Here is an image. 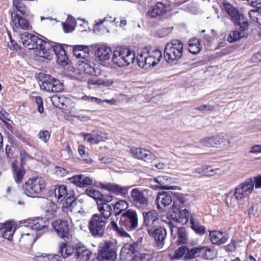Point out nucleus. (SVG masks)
Returning <instances> with one entry per match:
<instances>
[{
    "label": "nucleus",
    "mask_w": 261,
    "mask_h": 261,
    "mask_svg": "<svg viewBox=\"0 0 261 261\" xmlns=\"http://www.w3.org/2000/svg\"><path fill=\"white\" fill-rule=\"evenodd\" d=\"M13 5L22 15H24L27 14L28 10H27V7L22 1L20 0H13Z\"/></svg>",
    "instance_id": "48"
},
{
    "label": "nucleus",
    "mask_w": 261,
    "mask_h": 261,
    "mask_svg": "<svg viewBox=\"0 0 261 261\" xmlns=\"http://www.w3.org/2000/svg\"><path fill=\"white\" fill-rule=\"evenodd\" d=\"M116 18H114L112 19V17L111 16H107L104 18L103 19L100 21L96 22L94 26L93 29L94 31L99 32V27L101 25H102L105 22H110V23L115 22L116 21Z\"/></svg>",
    "instance_id": "52"
},
{
    "label": "nucleus",
    "mask_w": 261,
    "mask_h": 261,
    "mask_svg": "<svg viewBox=\"0 0 261 261\" xmlns=\"http://www.w3.org/2000/svg\"><path fill=\"white\" fill-rule=\"evenodd\" d=\"M89 49L88 46L84 45H76L73 48V52L74 56L77 58H82L86 60L89 56Z\"/></svg>",
    "instance_id": "38"
},
{
    "label": "nucleus",
    "mask_w": 261,
    "mask_h": 261,
    "mask_svg": "<svg viewBox=\"0 0 261 261\" xmlns=\"http://www.w3.org/2000/svg\"><path fill=\"white\" fill-rule=\"evenodd\" d=\"M210 240L213 244L220 245L225 244L228 240V234L220 231H210Z\"/></svg>",
    "instance_id": "23"
},
{
    "label": "nucleus",
    "mask_w": 261,
    "mask_h": 261,
    "mask_svg": "<svg viewBox=\"0 0 261 261\" xmlns=\"http://www.w3.org/2000/svg\"><path fill=\"white\" fill-rule=\"evenodd\" d=\"M184 44L178 39H173L167 43L164 49V58L170 65L178 64L182 58L184 52Z\"/></svg>",
    "instance_id": "4"
},
{
    "label": "nucleus",
    "mask_w": 261,
    "mask_h": 261,
    "mask_svg": "<svg viewBox=\"0 0 261 261\" xmlns=\"http://www.w3.org/2000/svg\"><path fill=\"white\" fill-rule=\"evenodd\" d=\"M215 108V107L211 105H204L202 106H201L200 107H197L195 108V110H198L200 111H212L214 110Z\"/></svg>",
    "instance_id": "61"
},
{
    "label": "nucleus",
    "mask_w": 261,
    "mask_h": 261,
    "mask_svg": "<svg viewBox=\"0 0 261 261\" xmlns=\"http://www.w3.org/2000/svg\"><path fill=\"white\" fill-rule=\"evenodd\" d=\"M91 255V252L84 245L81 244L76 245L74 256L79 261H88Z\"/></svg>",
    "instance_id": "26"
},
{
    "label": "nucleus",
    "mask_w": 261,
    "mask_h": 261,
    "mask_svg": "<svg viewBox=\"0 0 261 261\" xmlns=\"http://www.w3.org/2000/svg\"><path fill=\"white\" fill-rule=\"evenodd\" d=\"M100 188L108 191L110 193L116 195H119L123 198L128 197V190L130 188L129 186H122L120 185L112 183H100Z\"/></svg>",
    "instance_id": "18"
},
{
    "label": "nucleus",
    "mask_w": 261,
    "mask_h": 261,
    "mask_svg": "<svg viewBox=\"0 0 261 261\" xmlns=\"http://www.w3.org/2000/svg\"><path fill=\"white\" fill-rule=\"evenodd\" d=\"M57 205L53 202H49L46 204L45 207L46 215L48 217H52L57 212Z\"/></svg>",
    "instance_id": "49"
},
{
    "label": "nucleus",
    "mask_w": 261,
    "mask_h": 261,
    "mask_svg": "<svg viewBox=\"0 0 261 261\" xmlns=\"http://www.w3.org/2000/svg\"><path fill=\"white\" fill-rule=\"evenodd\" d=\"M55 196L59 200L63 201V199L68 196V191L64 185H57L54 190Z\"/></svg>",
    "instance_id": "43"
},
{
    "label": "nucleus",
    "mask_w": 261,
    "mask_h": 261,
    "mask_svg": "<svg viewBox=\"0 0 261 261\" xmlns=\"http://www.w3.org/2000/svg\"><path fill=\"white\" fill-rule=\"evenodd\" d=\"M107 221L102 219L98 214L93 215L89 221V229L90 233L95 237H103Z\"/></svg>",
    "instance_id": "8"
},
{
    "label": "nucleus",
    "mask_w": 261,
    "mask_h": 261,
    "mask_svg": "<svg viewBox=\"0 0 261 261\" xmlns=\"http://www.w3.org/2000/svg\"><path fill=\"white\" fill-rule=\"evenodd\" d=\"M38 138L45 143H47L50 137V133L47 130H41L38 134Z\"/></svg>",
    "instance_id": "53"
},
{
    "label": "nucleus",
    "mask_w": 261,
    "mask_h": 261,
    "mask_svg": "<svg viewBox=\"0 0 261 261\" xmlns=\"http://www.w3.org/2000/svg\"><path fill=\"white\" fill-rule=\"evenodd\" d=\"M97 209L100 212V217L106 220L112 215L113 211L111 205L106 203H98Z\"/></svg>",
    "instance_id": "31"
},
{
    "label": "nucleus",
    "mask_w": 261,
    "mask_h": 261,
    "mask_svg": "<svg viewBox=\"0 0 261 261\" xmlns=\"http://www.w3.org/2000/svg\"><path fill=\"white\" fill-rule=\"evenodd\" d=\"M63 97H59L57 95H54L51 98L52 103L56 107H59L60 106H64V104L63 101Z\"/></svg>",
    "instance_id": "56"
},
{
    "label": "nucleus",
    "mask_w": 261,
    "mask_h": 261,
    "mask_svg": "<svg viewBox=\"0 0 261 261\" xmlns=\"http://www.w3.org/2000/svg\"><path fill=\"white\" fill-rule=\"evenodd\" d=\"M24 226L36 230L38 233H44L48 231L49 225L48 218L37 217L25 221Z\"/></svg>",
    "instance_id": "13"
},
{
    "label": "nucleus",
    "mask_w": 261,
    "mask_h": 261,
    "mask_svg": "<svg viewBox=\"0 0 261 261\" xmlns=\"http://www.w3.org/2000/svg\"><path fill=\"white\" fill-rule=\"evenodd\" d=\"M236 26L239 27V30H236L230 32L227 37V40L229 42H233L244 37H247L248 33L247 31L249 28L248 22L243 21L238 24Z\"/></svg>",
    "instance_id": "19"
},
{
    "label": "nucleus",
    "mask_w": 261,
    "mask_h": 261,
    "mask_svg": "<svg viewBox=\"0 0 261 261\" xmlns=\"http://www.w3.org/2000/svg\"><path fill=\"white\" fill-rule=\"evenodd\" d=\"M239 185L244 190V192L246 193V195H249L251 193L254 189V182L253 181V178H247L244 182Z\"/></svg>",
    "instance_id": "44"
},
{
    "label": "nucleus",
    "mask_w": 261,
    "mask_h": 261,
    "mask_svg": "<svg viewBox=\"0 0 261 261\" xmlns=\"http://www.w3.org/2000/svg\"><path fill=\"white\" fill-rule=\"evenodd\" d=\"M85 193L94 199L96 201L97 204L99 203L100 196L102 197V193L92 187L87 188L85 190Z\"/></svg>",
    "instance_id": "45"
},
{
    "label": "nucleus",
    "mask_w": 261,
    "mask_h": 261,
    "mask_svg": "<svg viewBox=\"0 0 261 261\" xmlns=\"http://www.w3.org/2000/svg\"><path fill=\"white\" fill-rule=\"evenodd\" d=\"M62 25L63 27V31L66 33L71 32L74 30V28L72 27V26H71L70 24H68L66 22H62Z\"/></svg>",
    "instance_id": "63"
},
{
    "label": "nucleus",
    "mask_w": 261,
    "mask_h": 261,
    "mask_svg": "<svg viewBox=\"0 0 261 261\" xmlns=\"http://www.w3.org/2000/svg\"><path fill=\"white\" fill-rule=\"evenodd\" d=\"M162 58L161 51L156 47H146L144 48V54H141L137 57L138 65L140 67L148 69L157 65Z\"/></svg>",
    "instance_id": "3"
},
{
    "label": "nucleus",
    "mask_w": 261,
    "mask_h": 261,
    "mask_svg": "<svg viewBox=\"0 0 261 261\" xmlns=\"http://www.w3.org/2000/svg\"><path fill=\"white\" fill-rule=\"evenodd\" d=\"M155 181L158 184L155 186V188L164 190H175L176 186H169L168 183L171 180V177L168 176H159L154 178Z\"/></svg>",
    "instance_id": "32"
},
{
    "label": "nucleus",
    "mask_w": 261,
    "mask_h": 261,
    "mask_svg": "<svg viewBox=\"0 0 261 261\" xmlns=\"http://www.w3.org/2000/svg\"><path fill=\"white\" fill-rule=\"evenodd\" d=\"M128 207V202L124 200H120L113 205V213L115 216L122 214Z\"/></svg>",
    "instance_id": "40"
},
{
    "label": "nucleus",
    "mask_w": 261,
    "mask_h": 261,
    "mask_svg": "<svg viewBox=\"0 0 261 261\" xmlns=\"http://www.w3.org/2000/svg\"><path fill=\"white\" fill-rule=\"evenodd\" d=\"M253 9L249 11L248 14L250 18L254 22L258 23L261 17V9L259 7H253Z\"/></svg>",
    "instance_id": "47"
},
{
    "label": "nucleus",
    "mask_w": 261,
    "mask_h": 261,
    "mask_svg": "<svg viewBox=\"0 0 261 261\" xmlns=\"http://www.w3.org/2000/svg\"><path fill=\"white\" fill-rule=\"evenodd\" d=\"M171 228V235L173 236V232L175 231V234L174 239H176L175 243L177 246L181 245H186L189 241L188 232L185 227H177L175 226L171 222L169 224Z\"/></svg>",
    "instance_id": "17"
},
{
    "label": "nucleus",
    "mask_w": 261,
    "mask_h": 261,
    "mask_svg": "<svg viewBox=\"0 0 261 261\" xmlns=\"http://www.w3.org/2000/svg\"><path fill=\"white\" fill-rule=\"evenodd\" d=\"M56 58L57 63L62 66H65L68 64L69 60L65 51L63 52V54L57 57Z\"/></svg>",
    "instance_id": "55"
},
{
    "label": "nucleus",
    "mask_w": 261,
    "mask_h": 261,
    "mask_svg": "<svg viewBox=\"0 0 261 261\" xmlns=\"http://www.w3.org/2000/svg\"><path fill=\"white\" fill-rule=\"evenodd\" d=\"M188 250L189 248L187 246L185 245H181L180 247L175 250L174 253L171 256V259L176 260L183 258L184 260V257L186 256Z\"/></svg>",
    "instance_id": "42"
},
{
    "label": "nucleus",
    "mask_w": 261,
    "mask_h": 261,
    "mask_svg": "<svg viewBox=\"0 0 261 261\" xmlns=\"http://www.w3.org/2000/svg\"><path fill=\"white\" fill-rule=\"evenodd\" d=\"M166 12L165 6L162 3L159 2L149 9L147 16L151 18L160 17L165 14Z\"/></svg>",
    "instance_id": "24"
},
{
    "label": "nucleus",
    "mask_w": 261,
    "mask_h": 261,
    "mask_svg": "<svg viewBox=\"0 0 261 261\" xmlns=\"http://www.w3.org/2000/svg\"><path fill=\"white\" fill-rule=\"evenodd\" d=\"M151 256L149 253H141L139 255L135 254L132 261H151Z\"/></svg>",
    "instance_id": "51"
},
{
    "label": "nucleus",
    "mask_w": 261,
    "mask_h": 261,
    "mask_svg": "<svg viewBox=\"0 0 261 261\" xmlns=\"http://www.w3.org/2000/svg\"><path fill=\"white\" fill-rule=\"evenodd\" d=\"M22 162L31 160L34 159L33 157L29 155L25 150H21L20 152Z\"/></svg>",
    "instance_id": "62"
},
{
    "label": "nucleus",
    "mask_w": 261,
    "mask_h": 261,
    "mask_svg": "<svg viewBox=\"0 0 261 261\" xmlns=\"http://www.w3.org/2000/svg\"><path fill=\"white\" fill-rule=\"evenodd\" d=\"M221 7L223 11L229 16L230 20L234 25L243 21H248L243 14L240 12L238 8L234 7L229 2L224 0L222 3Z\"/></svg>",
    "instance_id": "11"
},
{
    "label": "nucleus",
    "mask_w": 261,
    "mask_h": 261,
    "mask_svg": "<svg viewBox=\"0 0 261 261\" xmlns=\"http://www.w3.org/2000/svg\"><path fill=\"white\" fill-rule=\"evenodd\" d=\"M5 229L3 237L9 241L12 240L13 234L15 232V228H13L11 224L0 223V230Z\"/></svg>",
    "instance_id": "37"
},
{
    "label": "nucleus",
    "mask_w": 261,
    "mask_h": 261,
    "mask_svg": "<svg viewBox=\"0 0 261 261\" xmlns=\"http://www.w3.org/2000/svg\"><path fill=\"white\" fill-rule=\"evenodd\" d=\"M253 181L254 182V186L256 188H261V175L254 177Z\"/></svg>",
    "instance_id": "64"
},
{
    "label": "nucleus",
    "mask_w": 261,
    "mask_h": 261,
    "mask_svg": "<svg viewBox=\"0 0 261 261\" xmlns=\"http://www.w3.org/2000/svg\"><path fill=\"white\" fill-rule=\"evenodd\" d=\"M34 238L33 235H31L30 233H27L21 234V238L19 239V242L24 245H31L33 243Z\"/></svg>",
    "instance_id": "50"
},
{
    "label": "nucleus",
    "mask_w": 261,
    "mask_h": 261,
    "mask_svg": "<svg viewBox=\"0 0 261 261\" xmlns=\"http://www.w3.org/2000/svg\"><path fill=\"white\" fill-rule=\"evenodd\" d=\"M38 78L41 82L39 85L42 90L53 93L61 92L63 90V83L50 75L40 73Z\"/></svg>",
    "instance_id": "6"
},
{
    "label": "nucleus",
    "mask_w": 261,
    "mask_h": 261,
    "mask_svg": "<svg viewBox=\"0 0 261 261\" xmlns=\"http://www.w3.org/2000/svg\"><path fill=\"white\" fill-rule=\"evenodd\" d=\"M13 175L15 182L17 184L22 182L25 175V170L22 166L13 165Z\"/></svg>",
    "instance_id": "39"
},
{
    "label": "nucleus",
    "mask_w": 261,
    "mask_h": 261,
    "mask_svg": "<svg viewBox=\"0 0 261 261\" xmlns=\"http://www.w3.org/2000/svg\"><path fill=\"white\" fill-rule=\"evenodd\" d=\"M48 43L51 46L48 49L45 50L46 51V55L51 56V58L46 59L48 60H51L53 58V54L50 53V51H53L56 56V57L60 56V54H63V52L65 51L62 45L60 43H55L53 42H49Z\"/></svg>",
    "instance_id": "34"
},
{
    "label": "nucleus",
    "mask_w": 261,
    "mask_h": 261,
    "mask_svg": "<svg viewBox=\"0 0 261 261\" xmlns=\"http://www.w3.org/2000/svg\"><path fill=\"white\" fill-rule=\"evenodd\" d=\"M212 249L208 246H198L189 248L186 256L184 257V261H191L197 258H201L205 260L212 259Z\"/></svg>",
    "instance_id": "7"
},
{
    "label": "nucleus",
    "mask_w": 261,
    "mask_h": 261,
    "mask_svg": "<svg viewBox=\"0 0 261 261\" xmlns=\"http://www.w3.org/2000/svg\"><path fill=\"white\" fill-rule=\"evenodd\" d=\"M159 209L163 208L170 205L172 202V198L170 193L167 192H159L155 199Z\"/></svg>",
    "instance_id": "25"
},
{
    "label": "nucleus",
    "mask_w": 261,
    "mask_h": 261,
    "mask_svg": "<svg viewBox=\"0 0 261 261\" xmlns=\"http://www.w3.org/2000/svg\"><path fill=\"white\" fill-rule=\"evenodd\" d=\"M25 192L30 197H35V195L41 194L45 189V180L41 177L30 178L25 182Z\"/></svg>",
    "instance_id": "10"
},
{
    "label": "nucleus",
    "mask_w": 261,
    "mask_h": 261,
    "mask_svg": "<svg viewBox=\"0 0 261 261\" xmlns=\"http://www.w3.org/2000/svg\"><path fill=\"white\" fill-rule=\"evenodd\" d=\"M147 231L149 236L154 239L155 246L159 249L163 248L167 238L166 230L161 226L147 228Z\"/></svg>",
    "instance_id": "12"
},
{
    "label": "nucleus",
    "mask_w": 261,
    "mask_h": 261,
    "mask_svg": "<svg viewBox=\"0 0 261 261\" xmlns=\"http://www.w3.org/2000/svg\"><path fill=\"white\" fill-rule=\"evenodd\" d=\"M172 207V214L171 215L172 219L182 224H186L189 219L190 212L186 209L180 210L175 205L174 201H173Z\"/></svg>",
    "instance_id": "20"
},
{
    "label": "nucleus",
    "mask_w": 261,
    "mask_h": 261,
    "mask_svg": "<svg viewBox=\"0 0 261 261\" xmlns=\"http://www.w3.org/2000/svg\"><path fill=\"white\" fill-rule=\"evenodd\" d=\"M143 215L145 225L148 226V228L155 227L154 225L159 220L158 213L155 210H151L148 212H144Z\"/></svg>",
    "instance_id": "28"
},
{
    "label": "nucleus",
    "mask_w": 261,
    "mask_h": 261,
    "mask_svg": "<svg viewBox=\"0 0 261 261\" xmlns=\"http://www.w3.org/2000/svg\"><path fill=\"white\" fill-rule=\"evenodd\" d=\"M51 225L59 237L65 241L69 239V226L67 221L58 219L51 222Z\"/></svg>",
    "instance_id": "15"
},
{
    "label": "nucleus",
    "mask_w": 261,
    "mask_h": 261,
    "mask_svg": "<svg viewBox=\"0 0 261 261\" xmlns=\"http://www.w3.org/2000/svg\"><path fill=\"white\" fill-rule=\"evenodd\" d=\"M21 41L25 47L29 49H37L39 50V56L45 59H50L51 56L48 54L46 55V50L50 45L48 42L45 41L37 36L28 32L22 33L20 36Z\"/></svg>",
    "instance_id": "2"
},
{
    "label": "nucleus",
    "mask_w": 261,
    "mask_h": 261,
    "mask_svg": "<svg viewBox=\"0 0 261 261\" xmlns=\"http://www.w3.org/2000/svg\"><path fill=\"white\" fill-rule=\"evenodd\" d=\"M112 53L110 48L102 46L97 48L95 56L98 60L105 62L110 59Z\"/></svg>",
    "instance_id": "33"
},
{
    "label": "nucleus",
    "mask_w": 261,
    "mask_h": 261,
    "mask_svg": "<svg viewBox=\"0 0 261 261\" xmlns=\"http://www.w3.org/2000/svg\"><path fill=\"white\" fill-rule=\"evenodd\" d=\"M80 70H83L86 74L98 76L100 73V70L95 67V64L92 61L86 59L85 61H79L77 62Z\"/></svg>",
    "instance_id": "21"
},
{
    "label": "nucleus",
    "mask_w": 261,
    "mask_h": 261,
    "mask_svg": "<svg viewBox=\"0 0 261 261\" xmlns=\"http://www.w3.org/2000/svg\"><path fill=\"white\" fill-rule=\"evenodd\" d=\"M117 257L115 244L111 241L101 244L98 253V259L100 261H115Z\"/></svg>",
    "instance_id": "9"
},
{
    "label": "nucleus",
    "mask_w": 261,
    "mask_h": 261,
    "mask_svg": "<svg viewBox=\"0 0 261 261\" xmlns=\"http://www.w3.org/2000/svg\"><path fill=\"white\" fill-rule=\"evenodd\" d=\"M128 198L129 201L138 208H145L149 204L148 198L138 188H134L132 190Z\"/></svg>",
    "instance_id": "14"
},
{
    "label": "nucleus",
    "mask_w": 261,
    "mask_h": 261,
    "mask_svg": "<svg viewBox=\"0 0 261 261\" xmlns=\"http://www.w3.org/2000/svg\"><path fill=\"white\" fill-rule=\"evenodd\" d=\"M75 193L73 190L68 191V196L63 199V207L67 208L72 212V209L76 205L77 202L74 196Z\"/></svg>",
    "instance_id": "29"
},
{
    "label": "nucleus",
    "mask_w": 261,
    "mask_h": 261,
    "mask_svg": "<svg viewBox=\"0 0 261 261\" xmlns=\"http://www.w3.org/2000/svg\"><path fill=\"white\" fill-rule=\"evenodd\" d=\"M79 152L82 157H85L84 159L86 163H89L92 161L91 157H89L88 154L86 155L85 147L84 145H80L79 147Z\"/></svg>",
    "instance_id": "57"
},
{
    "label": "nucleus",
    "mask_w": 261,
    "mask_h": 261,
    "mask_svg": "<svg viewBox=\"0 0 261 261\" xmlns=\"http://www.w3.org/2000/svg\"><path fill=\"white\" fill-rule=\"evenodd\" d=\"M188 44L189 52L194 55L198 54L202 49V45L199 39L195 38L190 39Z\"/></svg>",
    "instance_id": "41"
},
{
    "label": "nucleus",
    "mask_w": 261,
    "mask_h": 261,
    "mask_svg": "<svg viewBox=\"0 0 261 261\" xmlns=\"http://www.w3.org/2000/svg\"><path fill=\"white\" fill-rule=\"evenodd\" d=\"M113 196L109 194H102V197L100 196V199L99 200V203H108L110 202L113 200Z\"/></svg>",
    "instance_id": "60"
},
{
    "label": "nucleus",
    "mask_w": 261,
    "mask_h": 261,
    "mask_svg": "<svg viewBox=\"0 0 261 261\" xmlns=\"http://www.w3.org/2000/svg\"><path fill=\"white\" fill-rule=\"evenodd\" d=\"M71 182L80 187H86L92 185V179L83 174L75 175L69 178Z\"/></svg>",
    "instance_id": "27"
},
{
    "label": "nucleus",
    "mask_w": 261,
    "mask_h": 261,
    "mask_svg": "<svg viewBox=\"0 0 261 261\" xmlns=\"http://www.w3.org/2000/svg\"><path fill=\"white\" fill-rule=\"evenodd\" d=\"M200 144L208 147H218L219 146H226L229 144V141L226 137L221 135L206 137L200 141Z\"/></svg>",
    "instance_id": "16"
},
{
    "label": "nucleus",
    "mask_w": 261,
    "mask_h": 261,
    "mask_svg": "<svg viewBox=\"0 0 261 261\" xmlns=\"http://www.w3.org/2000/svg\"><path fill=\"white\" fill-rule=\"evenodd\" d=\"M234 195L237 200L244 199L248 196V195H246V193L244 192V190H243L239 185L236 187Z\"/></svg>",
    "instance_id": "54"
},
{
    "label": "nucleus",
    "mask_w": 261,
    "mask_h": 261,
    "mask_svg": "<svg viewBox=\"0 0 261 261\" xmlns=\"http://www.w3.org/2000/svg\"><path fill=\"white\" fill-rule=\"evenodd\" d=\"M139 250L134 244H125L121 249L120 252V256H123L124 257H127V255H129L131 256L132 254H135L138 253Z\"/></svg>",
    "instance_id": "36"
},
{
    "label": "nucleus",
    "mask_w": 261,
    "mask_h": 261,
    "mask_svg": "<svg viewBox=\"0 0 261 261\" xmlns=\"http://www.w3.org/2000/svg\"><path fill=\"white\" fill-rule=\"evenodd\" d=\"M119 224L120 226L114 221H111L110 224L112 228L121 237H129L126 231H134L138 227V218L136 211L128 209L122 213Z\"/></svg>",
    "instance_id": "1"
},
{
    "label": "nucleus",
    "mask_w": 261,
    "mask_h": 261,
    "mask_svg": "<svg viewBox=\"0 0 261 261\" xmlns=\"http://www.w3.org/2000/svg\"><path fill=\"white\" fill-rule=\"evenodd\" d=\"M190 224L191 228L198 234L202 236L205 233V227L198 223L195 222L193 217L190 218Z\"/></svg>",
    "instance_id": "46"
},
{
    "label": "nucleus",
    "mask_w": 261,
    "mask_h": 261,
    "mask_svg": "<svg viewBox=\"0 0 261 261\" xmlns=\"http://www.w3.org/2000/svg\"><path fill=\"white\" fill-rule=\"evenodd\" d=\"M131 151L135 158L145 162H151L155 158L154 155L150 150L143 148H133Z\"/></svg>",
    "instance_id": "22"
},
{
    "label": "nucleus",
    "mask_w": 261,
    "mask_h": 261,
    "mask_svg": "<svg viewBox=\"0 0 261 261\" xmlns=\"http://www.w3.org/2000/svg\"><path fill=\"white\" fill-rule=\"evenodd\" d=\"M35 102L37 105V110L40 113H42L44 111L43 106V99L40 96H36L35 98Z\"/></svg>",
    "instance_id": "58"
},
{
    "label": "nucleus",
    "mask_w": 261,
    "mask_h": 261,
    "mask_svg": "<svg viewBox=\"0 0 261 261\" xmlns=\"http://www.w3.org/2000/svg\"><path fill=\"white\" fill-rule=\"evenodd\" d=\"M75 252V247L66 243H62L59 247V253L63 258H66Z\"/></svg>",
    "instance_id": "35"
},
{
    "label": "nucleus",
    "mask_w": 261,
    "mask_h": 261,
    "mask_svg": "<svg viewBox=\"0 0 261 261\" xmlns=\"http://www.w3.org/2000/svg\"><path fill=\"white\" fill-rule=\"evenodd\" d=\"M11 13V19L14 25L17 28H20L23 30H28L30 28V23L28 20L20 16L18 14Z\"/></svg>",
    "instance_id": "30"
},
{
    "label": "nucleus",
    "mask_w": 261,
    "mask_h": 261,
    "mask_svg": "<svg viewBox=\"0 0 261 261\" xmlns=\"http://www.w3.org/2000/svg\"><path fill=\"white\" fill-rule=\"evenodd\" d=\"M75 26L76 27H81V31H84L86 30V28L87 27V22L85 21L84 20L78 18L76 19L75 22Z\"/></svg>",
    "instance_id": "59"
},
{
    "label": "nucleus",
    "mask_w": 261,
    "mask_h": 261,
    "mask_svg": "<svg viewBox=\"0 0 261 261\" xmlns=\"http://www.w3.org/2000/svg\"><path fill=\"white\" fill-rule=\"evenodd\" d=\"M135 59V51L127 48H117L114 51L112 56L113 63L120 67L133 63Z\"/></svg>",
    "instance_id": "5"
}]
</instances>
